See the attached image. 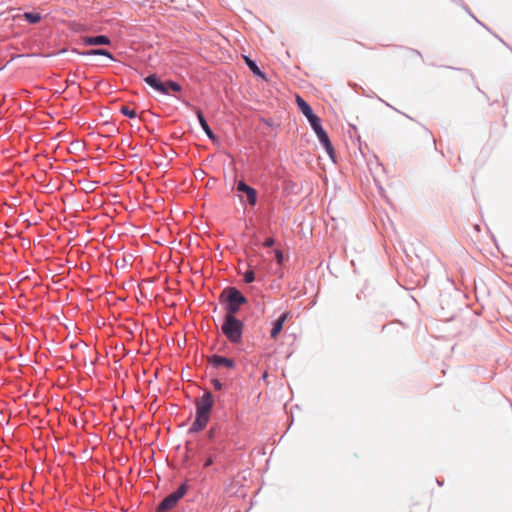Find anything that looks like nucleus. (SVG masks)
<instances>
[{
  "mask_svg": "<svg viewBox=\"0 0 512 512\" xmlns=\"http://www.w3.org/2000/svg\"><path fill=\"white\" fill-rule=\"evenodd\" d=\"M164 87L167 90V94H164L165 96H172V92L180 93L183 90L182 86L172 79L164 81Z\"/></svg>",
  "mask_w": 512,
  "mask_h": 512,
  "instance_id": "15",
  "label": "nucleus"
},
{
  "mask_svg": "<svg viewBox=\"0 0 512 512\" xmlns=\"http://www.w3.org/2000/svg\"><path fill=\"white\" fill-rule=\"evenodd\" d=\"M274 255H275L276 261L279 264L284 263V261L286 260V257L284 256V253L280 249H275L274 250Z\"/></svg>",
  "mask_w": 512,
  "mask_h": 512,
  "instance_id": "26",
  "label": "nucleus"
},
{
  "mask_svg": "<svg viewBox=\"0 0 512 512\" xmlns=\"http://www.w3.org/2000/svg\"><path fill=\"white\" fill-rule=\"evenodd\" d=\"M402 114H403L404 116H406L407 118H409V120H413V118H412V117H410V116H408L407 114H404V113H402Z\"/></svg>",
  "mask_w": 512,
  "mask_h": 512,
  "instance_id": "38",
  "label": "nucleus"
},
{
  "mask_svg": "<svg viewBox=\"0 0 512 512\" xmlns=\"http://www.w3.org/2000/svg\"><path fill=\"white\" fill-rule=\"evenodd\" d=\"M453 2H456V0H452Z\"/></svg>",
  "mask_w": 512,
  "mask_h": 512,
  "instance_id": "44",
  "label": "nucleus"
},
{
  "mask_svg": "<svg viewBox=\"0 0 512 512\" xmlns=\"http://www.w3.org/2000/svg\"><path fill=\"white\" fill-rule=\"evenodd\" d=\"M235 189L238 192L241 204L251 208H254L257 205L258 192L254 187L247 184L245 180L236 181Z\"/></svg>",
  "mask_w": 512,
  "mask_h": 512,
  "instance_id": "4",
  "label": "nucleus"
},
{
  "mask_svg": "<svg viewBox=\"0 0 512 512\" xmlns=\"http://www.w3.org/2000/svg\"><path fill=\"white\" fill-rule=\"evenodd\" d=\"M448 69H454L453 67L451 66H447ZM457 70H461L460 68H456Z\"/></svg>",
  "mask_w": 512,
  "mask_h": 512,
  "instance_id": "39",
  "label": "nucleus"
},
{
  "mask_svg": "<svg viewBox=\"0 0 512 512\" xmlns=\"http://www.w3.org/2000/svg\"><path fill=\"white\" fill-rule=\"evenodd\" d=\"M264 123L267 125V126H272L273 125V122L272 120H264Z\"/></svg>",
  "mask_w": 512,
  "mask_h": 512,
  "instance_id": "31",
  "label": "nucleus"
},
{
  "mask_svg": "<svg viewBox=\"0 0 512 512\" xmlns=\"http://www.w3.org/2000/svg\"><path fill=\"white\" fill-rule=\"evenodd\" d=\"M317 139H318L319 143L321 144V146H323L324 144L329 143V141H331L327 132L325 134H323L322 136L317 137Z\"/></svg>",
  "mask_w": 512,
  "mask_h": 512,
  "instance_id": "27",
  "label": "nucleus"
},
{
  "mask_svg": "<svg viewBox=\"0 0 512 512\" xmlns=\"http://www.w3.org/2000/svg\"><path fill=\"white\" fill-rule=\"evenodd\" d=\"M144 82L159 94H167L164 81L157 73H150L144 78Z\"/></svg>",
  "mask_w": 512,
  "mask_h": 512,
  "instance_id": "9",
  "label": "nucleus"
},
{
  "mask_svg": "<svg viewBox=\"0 0 512 512\" xmlns=\"http://www.w3.org/2000/svg\"><path fill=\"white\" fill-rule=\"evenodd\" d=\"M290 313L283 312L281 313L275 320L271 322V330H270V338L277 339L281 331L283 330V326L287 321Z\"/></svg>",
  "mask_w": 512,
  "mask_h": 512,
  "instance_id": "11",
  "label": "nucleus"
},
{
  "mask_svg": "<svg viewBox=\"0 0 512 512\" xmlns=\"http://www.w3.org/2000/svg\"><path fill=\"white\" fill-rule=\"evenodd\" d=\"M385 104H386V106H388V107H390V108L394 109L395 111H397V112L401 113L399 110H397L396 108H394L393 106H391L389 103L385 102Z\"/></svg>",
  "mask_w": 512,
  "mask_h": 512,
  "instance_id": "34",
  "label": "nucleus"
},
{
  "mask_svg": "<svg viewBox=\"0 0 512 512\" xmlns=\"http://www.w3.org/2000/svg\"><path fill=\"white\" fill-rule=\"evenodd\" d=\"M247 266L248 268L244 272H242L241 269H239V274L243 276L244 283L251 284L256 280V275L252 268V265L248 263Z\"/></svg>",
  "mask_w": 512,
  "mask_h": 512,
  "instance_id": "17",
  "label": "nucleus"
},
{
  "mask_svg": "<svg viewBox=\"0 0 512 512\" xmlns=\"http://www.w3.org/2000/svg\"><path fill=\"white\" fill-rule=\"evenodd\" d=\"M68 83H69L70 85H73V84H75L76 82H75V81H73V80H69V81H68Z\"/></svg>",
  "mask_w": 512,
  "mask_h": 512,
  "instance_id": "37",
  "label": "nucleus"
},
{
  "mask_svg": "<svg viewBox=\"0 0 512 512\" xmlns=\"http://www.w3.org/2000/svg\"><path fill=\"white\" fill-rule=\"evenodd\" d=\"M385 328H386V325L382 326L381 331H384V330H385Z\"/></svg>",
  "mask_w": 512,
  "mask_h": 512,
  "instance_id": "42",
  "label": "nucleus"
},
{
  "mask_svg": "<svg viewBox=\"0 0 512 512\" xmlns=\"http://www.w3.org/2000/svg\"><path fill=\"white\" fill-rule=\"evenodd\" d=\"M183 104H185L186 106H190V102L187 101V100H182Z\"/></svg>",
  "mask_w": 512,
  "mask_h": 512,
  "instance_id": "35",
  "label": "nucleus"
},
{
  "mask_svg": "<svg viewBox=\"0 0 512 512\" xmlns=\"http://www.w3.org/2000/svg\"><path fill=\"white\" fill-rule=\"evenodd\" d=\"M120 113L130 119H134L137 117V113L135 110L130 109L128 106L123 105L120 108Z\"/></svg>",
  "mask_w": 512,
  "mask_h": 512,
  "instance_id": "23",
  "label": "nucleus"
},
{
  "mask_svg": "<svg viewBox=\"0 0 512 512\" xmlns=\"http://www.w3.org/2000/svg\"><path fill=\"white\" fill-rule=\"evenodd\" d=\"M310 127L317 137L322 136L327 132L322 126L321 118L313 121V123L310 124Z\"/></svg>",
  "mask_w": 512,
  "mask_h": 512,
  "instance_id": "21",
  "label": "nucleus"
},
{
  "mask_svg": "<svg viewBox=\"0 0 512 512\" xmlns=\"http://www.w3.org/2000/svg\"><path fill=\"white\" fill-rule=\"evenodd\" d=\"M243 58L246 66L249 68V70L253 73L254 76L262 80H267V74L260 69V67L258 66L257 62L254 59L246 55H244Z\"/></svg>",
  "mask_w": 512,
  "mask_h": 512,
  "instance_id": "14",
  "label": "nucleus"
},
{
  "mask_svg": "<svg viewBox=\"0 0 512 512\" xmlns=\"http://www.w3.org/2000/svg\"><path fill=\"white\" fill-rule=\"evenodd\" d=\"M66 52H68L67 49H62V50H59L57 54L60 55V54L66 53Z\"/></svg>",
  "mask_w": 512,
  "mask_h": 512,
  "instance_id": "33",
  "label": "nucleus"
},
{
  "mask_svg": "<svg viewBox=\"0 0 512 512\" xmlns=\"http://www.w3.org/2000/svg\"><path fill=\"white\" fill-rule=\"evenodd\" d=\"M80 41L83 45L86 46H100L111 44L110 37L104 34H99L95 36H81Z\"/></svg>",
  "mask_w": 512,
  "mask_h": 512,
  "instance_id": "10",
  "label": "nucleus"
},
{
  "mask_svg": "<svg viewBox=\"0 0 512 512\" xmlns=\"http://www.w3.org/2000/svg\"><path fill=\"white\" fill-rule=\"evenodd\" d=\"M295 103L298 110L305 116L309 124L313 123V121L319 119L320 117L314 112L311 105L305 101L300 95H296Z\"/></svg>",
  "mask_w": 512,
  "mask_h": 512,
  "instance_id": "7",
  "label": "nucleus"
},
{
  "mask_svg": "<svg viewBox=\"0 0 512 512\" xmlns=\"http://www.w3.org/2000/svg\"><path fill=\"white\" fill-rule=\"evenodd\" d=\"M477 89H478V91H479L481 94H483V95H485V96H486L485 92H484V91H482L479 87H477Z\"/></svg>",
  "mask_w": 512,
  "mask_h": 512,
  "instance_id": "36",
  "label": "nucleus"
},
{
  "mask_svg": "<svg viewBox=\"0 0 512 512\" xmlns=\"http://www.w3.org/2000/svg\"><path fill=\"white\" fill-rule=\"evenodd\" d=\"M219 302L223 306L225 315H235L242 305L248 303V298L234 286H227L219 295Z\"/></svg>",
  "mask_w": 512,
  "mask_h": 512,
  "instance_id": "2",
  "label": "nucleus"
},
{
  "mask_svg": "<svg viewBox=\"0 0 512 512\" xmlns=\"http://www.w3.org/2000/svg\"><path fill=\"white\" fill-rule=\"evenodd\" d=\"M216 400L220 401V397L216 398L210 390H204V393L194 400L195 419L188 429V434H198L207 427Z\"/></svg>",
  "mask_w": 512,
  "mask_h": 512,
  "instance_id": "1",
  "label": "nucleus"
},
{
  "mask_svg": "<svg viewBox=\"0 0 512 512\" xmlns=\"http://www.w3.org/2000/svg\"><path fill=\"white\" fill-rule=\"evenodd\" d=\"M71 53L81 55V56H105L112 61H115L114 55L105 48H92L86 51H79L75 48L70 50Z\"/></svg>",
  "mask_w": 512,
  "mask_h": 512,
  "instance_id": "12",
  "label": "nucleus"
},
{
  "mask_svg": "<svg viewBox=\"0 0 512 512\" xmlns=\"http://www.w3.org/2000/svg\"><path fill=\"white\" fill-rule=\"evenodd\" d=\"M244 321L235 315H224L221 330L227 340L233 345L243 342Z\"/></svg>",
  "mask_w": 512,
  "mask_h": 512,
  "instance_id": "3",
  "label": "nucleus"
},
{
  "mask_svg": "<svg viewBox=\"0 0 512 512\" xmlns=\"http://www.w3.org/2000/svg\"><path fill=\"white\" fill-rule=\"evenodd\" d=\"M2 69H4V66L0 68V71H1Z\"/></svg>",
  "mask_w": 512,
  "mask_h": 512,
  "instance_id": "43",
  "label": "nucleus"
},
{
  "mask_svg": "<svg viewBox=\"0 0 512 512\" xmlns=\"http://www.w3.org/2000/svg\"><path fill=\"white\" fill-rule=\"evenodd\" d=\"M436 482H437V484H438L439 486H443V484H444V481H443V480H440V479H438V478L436 479Z\"/></svg>",
  "mask_w": 512,
  "mask_h": 512,
  "instance_id": "32",
  "label": "nucleus"
},
{
  "mask_svg": "<svg viewBox=\"0 0 512 512\" xmlns=\"http://www.w3.org/2000/svg\"><path fill=\"white\" fill-rule=\"evenodd\" d=\"M23 19L29 24H38L42 20V15L36 11H26L22 15Z\"/></svg>",
  "mask_w": 512,
  "mask_h": 512,
  "instance_id": "16",
  "label": "nucleus"
},
{
  "mask_svg": "<svg viewBox=\"0 0 512 512\" xmlns=\"http://www.w3.org/2000/svg\"><path fill=\"white\" fill-rule=\"evenodd\" d=\"M322 147L325 150V152L327 153V155L329 156V158L333 162H336L337 156H336V152H335V149H334V146H333L332 142L329 141V143L324 144Z\"/></svg>",
  "mask_w": 512,
  "mask_h": 512,
  "instance_id": "22",
  "label": "nucleus"
},
{
  "mask_svg": "<svg viewBox=\"0 0 512 512\" xmlns=\"http://www.w3.org/2000/svg\"><path fill=\"white\" fill-rule=\"evenodd\" d=\"M225 450L226 446L224 441H218L217 443L213 445L211 444L209 447H207L204 450L205 458L203 462V467L209 468L212 465H214L218 461L219 456L223 454Z\"/></svg>",
  "mask_w": 512,
  "mask_h": 512,
  "instance_id": "5",
  "label": "nucleus"
},
{
  "mask_svg": "<svg viewBox=\"0 0 512 512\" xmlns=\"http://www.w3.org/2000/svg\"><path fill=\"white\" fill-rule=\"evenodd\" d=\"M189 489L190 485L188 483V480H185L172 493L175 494L181 500L188 493Z\"/></svg>",
  "mask_w": 512,
  "mask_h": 512,
  "instance_id": "18",
  "label": "nucleus"
},
{
  "mask_svg": "<svg viewBox=\"0 0 512 512\" xmlns=\"http://www.w3.org/2000/svg\"><path fill=\"white\" fill-rule=\"evenodd\" d=\"M459 5H460V6H461V7H462V8H463V9H464V10H465V11H466V12H467V13H468L472 18H473V19L475 18L474 14H473V13H472V11L470 10V8H469V7H468V6H467L463 1H461V2L459 3Z\"/></svg>",
  "mask_w": 512,
  "mask_h": 512,
  "instance_id": "29",
  "label": "nucleus"
},
{
  "mask_svg": "<svg viewBox=\"0 0 512 512\" xmlns=\"http://www.w3.org/2000/svg\"><path fill=\"white\" fill-rule=\"evenodd\" d=\"M310 127L317 137L322 136L327 132L322 126L321 118L313 121V123L310 124Z\"/></svg>",
  "mask_w": 512,
  "mask_h": 512,
  "instance_id": "20",
  "label": "nucleus"
},
{
  "mask_svg": "<svg viewBox=\"0 0 512 512\" xmlns=\"http://www.w3.org/2000/svg\"><path fill=\"white\" fill-rule=\"evenodd\" d=\"M206 439L213 445L218 441H224L222 438L217 436V425L211 426L206 432Z\"/></svg>",
  "mask_w": 512,
  "mask_h": 512,
  "instance_id": "19",
  "label": "nucleus"
},
{
  "mask_svg": "<svg viewBox=\"0 0 512 512\" xmlns=\"http://www.w3.org/2000/svg\"><path fill=\"white\" fill-rule=\"evenodd\" d=\"M174 97H176V98H177V100H181V97H180V96H176V95H174Z\"/></svg>",
  "mask_w": 512,
  "mask_h": 512,
  "instance_id": "40",
  "label": "nucleus"
},
{
  "mask_svg": "<svg viewBox=\"0 0 512 512\" xmlns=\"http://www.w3.org/2000/svg\"><path fill=\"white\" fill-rule=\"evenodd\" d=\"M209 365L214 369L227 368L235 369L236 361L233 358L222 356L219 354H211L207 358Z\"/></svg>",
  "mask_w": 512,
  "mask_h": 512,
  "instance_id": "6",
  "label": "nucleus"
},
{
  "mask_svg": "<svg viewBox=\"0 0 512 512\" xmlns=\"http://www.w3.org/2000/svg\"><path fill=\"white\" fill-rule=\"evenodd\" d=\"M424 129H425V131H426L427 133H429V134H430V131L428 130V128L424 127Z\"/></svg>",
  "mask_w": 512,
  "mask_h": 512,
  "instance_id": "41",
  "label": "nucleus"
},
{
  "mask_svg": "<svg viewBox=\"0 0 512 512\" xmlns=\"http://www.w3.org/2000/svg\"><path fill=\"white\" fill-rule=\"evenodd\" d=\"M474 20L479 24L481 25L482 27H484L487 31H489L490 33H492L503 45H505L508 49H510L512 51V48L511 46L506 43L501 37H499L497 34H494L491 29L486 26L483 22H481L480 20H478L476 17L474 18Z\"/></svg>",
  "mask_w": 512,
  "mask_h": 512,
  "instance_id": "24",
  "label": "nucleus"
},
{
  "mask_svg": "<svg viewBox=\"0 0 512 512\" xmlns=\"http://www.w3.org/2000/svg\"><path fill=\"white\" fill-rule=\"evenodd\" d=\"M408 49H409V51H411L412 53H414L415 55H417L418 57H420V58H421V60L423 61V55H422V53H421L419 50H417V49H413V48H408Z\"/></svg>",
  "mask_w": 512,
  "mask_h": 512,
  "instance_id": "30",
  "label": "nucleus"
},
{
  "mask_svg": "<svg viewBox=\"0 0 512 512\" xmlns=\"http://www.w3.org/2000/svg\"><path fill=\"white\" fill-rule=\"evenodd\" d=\"M195 114H196V117H197V120L199 122V125L201 127V129L204 131V133L206 134L207 138L211 141H215L218 139L217 135L213 132V130L211 129V127L209 126L206 118L204 117V114L203 112L200 110V109H196L195 110Z\"/></svg>",
  "mask_w": 512,
  "mask_h": 512,
  "instance_id": "13",
  "label": "nucleus"
},
{
  "mask_svg": "<svg viewBox=\"0 0 512 512\" xmlns=\"http://www.w3.org/2000/svg\"><path fill=\"white\" fill-rule=\"evenodd\" d=\"M180 499L172 492L164 497L155 509V512H170L177 507Z\"/></svg>",
  "mask_w": 512,
  "mask_h": 512,
  "instance_id": "8",
  "label": "nucleus"
},
{
  "mask_svg": "<svg viewBox=\"0 0 512 512\" xmlns=\"http://www.w3.org/2000/svg\"><path fill=\"white\" fill-rule=\"evenodd\" d=\"M210 383L213 386V388L217 391H221L225 388V384L217 378H211Z\"/></svg>",
  "mask_w": 512,
  "mask_h": 512,
  "instance_id": "25",
  "label": "nucleus"
},
{
  "mask_svg": "<svg viewBox=\"0 0 512 512\" xmlns=\"http://www.w3.org/2000/svg\"><path fill=\"white\" fill-rule=\"evenodd\" d=\"M276 241L273 237H267L263 243L264 247L270 248L275 245Z\"/></svg>",
  "mask_w": 512,
  "mask_h": 512,
  "instance_id": "28",
  "label": "nucleus"
}]
</instances>
